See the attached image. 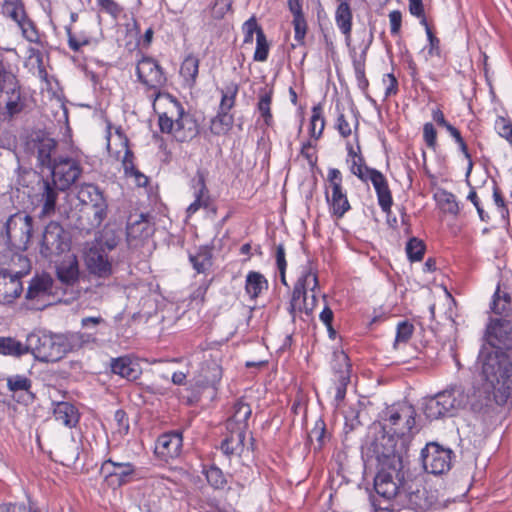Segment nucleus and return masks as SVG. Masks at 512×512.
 <instances>
[{"instance_id":"obj_34","label":"nucleus","mask_w":512,"mask_h":512,"mask_svg":"<svg viewBox=\"0 0 512 512\" xmlns=\"http://www.w3.org/2000/svg\"><path fill=\"white\" fill-rule=\"evenodd\" d=\"M490 309L494 314L504 319L512 312L511 297L506 291L501 290L500 286L497 287L493 295Z\"/></svg>"},{"instance_id":"obj_5","label":"nucleus","mask_w":512,"mask_h":512,"mask_svg":"<svg viewBox=\"0 0 512 512\" xmlns=\"http://www.w3.org/2000/svg\"><path fill=\"white\" fill-rule=\"evenodd\" d=\"M77 189V198L83 204V216L79 218L77 228L86 233L101 226L107 217L108 204L103 192L94 184H82Z\"/></svg>"},{"instance_id":"obj_42","label":"nucleus","mask_w":512,"mask_h":512,"mask_svg":"<svg viewBox=\"0 0 512 512\" xmlns=\"http://www.w3.org/2000/svg\"><path fill=\"white\" fill-rule=\"evenodd\" d=\"M19 81L11 71L10 65L0 59V99L11 89L17 87Z\"/></svg>"},{"instance_id":"obj_16","label":"nucleus","mask_w":512,"mask_h":512,"mask_svg":"<svg viewBox=\"0 0 512 512\" xmlns=\"http://www.w3.org/2000/svg\"><path fill=\"white\" fill-rule=\"evenodd\" d=\"M333 382L336 389L335 400L339 403L346 396L347 385L350 383L351 364L344 351H335L331 362Z\"/></svg>"},{"instance_id":"obj_13","label":"nucleus","mask_w":512,"mask_h":512,"mask_svg":"<svg viewBox=\"0 0 512 512\" xmlns=\"http://www.w3.org/2000/svg\"><path fill=\"white\" fill-rule=\"evenodd\" d=\"M1 13L14 21L22 30L23 36L33 42L37 39L38 33L34 23L27 17L25 6L22 0H4L1 4Z\"/></svg>"},{"instance_id":"obj_25","label":"nucleus","mask_w":512,"mask_h":512,"mask_svg":"<svg viewBox=\"0 0 512 512\" xmlns=\"http://www.w3.org/2000/svg\"><path fill=\"white\" fill-rule=\"evenodd\" d=\"M31 149L42 167L50 168L59 157L56 156L57 142L50 137H38L33 140Z\"/></svg>"},{"instance_id":"obj_10","label":"nucleus","mask_w":512,"mask_h":512,"mask_svg":"<svg viewBox=\"0 0 512 512\" xmlns=\"http://www.w3.org/2000/svg\"><path fill=\"white\" fill-rule=\"evenodd\" d=\"M33 219L30 215L17 212L5 223L6 243L17 250H25L33 230Z\"/></svg>"},{"instance_id":"obj_9","label":"nucleus","mask_w":512,"mask_h":512,"mask_svg":"<svg viewBox=\"0 0 512 512\" xmlns=\"http://www.w3.org/2000/svg\"><path fill=\"white\" fill-rule=\"evenodd\" d=\"M318 277L311 269L303 271L294 285L292 296L290 299L288 312L295 321L296 314L304 312L310 315L313 312V305L309 306L307 299V290L314 292L318 288Z\"/></svg>"},{"instance_id":"obj_26","label":"nucleus","mask_w":512,"mask_h":512,"mask_svg":"<svg viewBox=\"0 0 512 512\" xmlns=\"http://www.w3.org/2000/svg\"><path fill=\"white\" fill-rule=\"evenodd\" d=\"M110 368L112 373L126 378L129 381L136 380L141 375L140 365L128 356L112 358Z\"/></svg>"},{"instance_id":"obj_6","label":"nucleus","mask_w":512,"mask_h":512,"mask_svg":"<svg viewBox=\"0 0 512 512\" xmlns=\"http://www.w3.org/2000/svg\"><path fill=\"white\" fill-rule=\"evenodd\" d=\"M172 106L159 114L158 124L162 133L172 134L179 142L195 138L199 133V125L194 116L185 111L176 99L171 100Z\"/></svg>"},{"instance_id":"obj_45","label":"nucleus","mask_w":512,"mask_h":512,"mask_svg":"<svg viewBox=\"0 0 512 512\" xmlns=\"http://www.w3.org/2000/svg\"><path fill=\"white\" fill-rule=\"evenodd\" d=\"M272 95V89L262 91L257 104V109L267 126H272L273 124V116L271 113Z\"/></svg>"},{"instance_id":"obj_17","label":"nucleus","mask_w":512,"mask_h":512,"mask_svg":"<svg viewBox=\"0 0 512 512\" xmlns=\"http://www.w3.org/2000/svg\"><path fill=\"white\" fill-rule=\"evenodd\" d=\"M135 466L131 462H117L107 459L103 462L100 473L109 487L118 488L129 483L135 474Z\"/></svg>"},{"instance_id":"obj_1","label":"nucleus","mask_w":512,"mask_h":512,"mask_svg":"<svg viewBox=\"0 0 512 512\" xmlns=\"http://www.w3.org/2000/svg\"><path fill=\"white\" fill-rule=\"evenodd\" d=\"M486 337L490 347H483L478 356L483 379L480 399L472 404L477 411L493 404L504 406L512 398V356L502 351L512 349V321L491 319Z\"/></svg>"},{"instance_id":"obj_21","label":"nucleus","mask_w":512,"mask_h":512,"mask_svg":"<svg viewBox=\"0 0 512 512\" xmlns=\"http://www.w3.org/2000/svg\"><path fill=\"white\" fill-rule=\"evenodd\" d=\"M180 432H169L160 435L155 443V454L164 461L180 455L183 445Z\"/></svg>"},{"instance_id":"obj_58","label":"nucleus","mask_w":512,"mask_h":512,"mask_svg":"<svg viewBox=\"0 0 512 512\" xmlns=\"http://www.w3.org/2000/svg\"><path fill=\"white\" fill-rule=\"evenodd\" d=\"M66 32L68 36V45L74 52H78L82 46H86L91 43V39L88 36L80 35L79 37H76L72 33L70 27H66Z\"/></svg>"},{"instance_id":"obj_37","label":"nucleus","mask_w":512,"mask_h":512,"mask_svg":"<svg viewBox=\"0 0 512 512\" xmlns=\"http://www.w3.org/2000/svg\"><path fill=\"white\" fill-rule=\"evenodd\" d=\"M335 20L340 31L345 35L346 39H350L352 28V12L348 1H342L335 14Z\"/></svg>"},{"instance_id":"obj_57","label":"nucleus","mask_w":512,"mask_h":512,"mask_svg":"<svg viewBox=\"0 0 512 512\" xmlns=\"http://www.w3.org/2000/svg\"><path fill=\"white\" fill-rule=\"evenodd\" d=\"M351 172L356 175L359 179L367 182L368 171L372 168L365 165L364 159L361 155L352 159Z\"/></svg>"},{"instance_id":"obj_47","label":"nucleus","mask_w":512,"mask_h":512,"mask_svg":"<svg viewBox=\"0 0 512 512\" xmlns=\"http://www.w3.org/2000/svg\"><path fill=\"white\" fill-rule=\"evenodd\" d=\"M119 241L120 238L116 235V233L113 230L106 229L102 232L100 237L95 239V241L92 242L91 244L99 245L104 251L109 253L117 247Z\"/></svg>"},{"instance_id":"obj_3","label":"nucleus","mask_w":512,"mask_h":512,"mask_svg":"<svg viewBox=\"0 0 512 512\" xmlns=\"http://www.w3.org/2000/svg\"><path fill=\"white\" fill-rule=\"evenodd\" d=\"M95 333L66 332L60 334L28 335L29 352L40 362H57L68 353L94 344Z\"/></svg>"},{"instance_id":"obj_64","label":"nucleus","mask_w":512,"mask_h":512,"mask_svg":"<svg viewBox=\"0 0 512 512\" xmlns=\"http://www.w3.org/2000/svg\"><path fill=\"white\" fill-rule=\"evenodd\" d=\"M100 8L113 18H117L121 13V7L114 0H97Z\"/></svg>"},{"instance_id":"obj_24","label":"nucleus","mask_w":512,"mask_h":512,"mask_svg":"<svg viewBox=\"0 0 512 512\" xmlns=\"http://www.w3.org/2000/svg\"><path fill=\"white\" fill-rule=\"evenodd\" d=\"M370 180L378 198V203L383 212L390 214L393 204L392 194L385 176L376 169H371L367 174V181Z\"/></svg>"},{"instance_id":"obj_31","label":"nucleus","mask_w":512,"mask_h":512,"mask_svg":"<svg viewBox=\"0 0 512 512\" xmlns=\"http://www.w3.org/2000/svg\"><path fill=\"white\" fill-rule=\"evenodd\" d=\"M189 262L198 274L207 273L213 265L212 249L200 246L195 253L189 254Z\"/></svg>"},{"instance_id":"obj_4","label":"nucleus","mask_w":512,"mask_h":512,"mask_svg":"<svg viewBox=\"0 0 512 512\" xmlns=\"http://www.w3.org/2000/svg\"><path fill=\"white\" fill-rule=\"evenodd\" d=\"M480 388L481 386L474 391L471 399L460 386H453L432 397H428L424 400L423 404L424 415L429 420H437L443 417L455 416L458 411L463 409L468 403H470L471 408H473L472 404L480 399L478 392ZM491 407L492 405L484 408L483 411ZM472 410L474 411V409ZM475 412L478 411L475 410ZM480 412H482V410Z\"/></svg>"},{"instance_id":"obj_56","label":"nucleus","mask_w":512,"mask_h":512,"mask_svg":"<svg viewBox=\"0 0 512 512\" xmlns=\"http://www.w3.org/2000/svg\"><path fill=\"white\" fill-rule=\"evenodd\" d=\"M497 133L505 138L512 145V122L502 116H498L495 121Z\"/></svg>"},{"instance_id":"obj_62","label":"nucleus","mask_w":512,"mask_h":512,"mask_svg":"<svg viewBox=\"0 0 512 512\" xmlns=\"http://www.w3.org/2000/svg\"><path fill=\"white\" fill-rule=\"evenodd\" d=\"M104 323L105 320L101 316L84 317L81 320L82 328L88 330L86 333H95V335L97 334V327ZM96 341L97 338L95 337V342Z\"/></svg>"},{"instance_id":"obj_35","label":"nucleus","mask_w":512,"mask_h":512,"mask_svg":"<svg viewBox=\"0 0 512 512\" xmlns=\"http://www.w3.org/2000/svg\"><path fill=\"white\" fill-rule=\"evenodd\" d=\"M58 190L59 188L57 184H54V181L43 180L41 193V202H43L41 213L43 215H49L55 211Z\"/></svg>"},{"instance_id":"obj_23","label":"nucleus","mask_w":512,"mask_h":512,"mask_svg":"<svg viewBox=\"0 0 512 512\" xmlns=\"http://www.w3.org/2000/svg\"><path fill=\"white\" fill-rule=\"evenodd\" d=\"M26 97L22 94L20 84L11 89L0 99V115L5 119H13L26 109Z\"/></svg>"},{"instance_id":"obj_11","label":"nucleus","mask_w":512,"mask_h":512,"mask_svg":"<svg viewBox=\"0 0 512 512\" xmlns=\"http://www.w3.org/2000/svg\"><path fill=\"white\" fill-rule=\"evenodd\" d=\"M70 249L69 233L57 222L51 221L45 227L40 253L45 258L61 255Z\"/></svg>"},{"instance_id":"obj_40","label":"nucleus","mask_w":512,"mask_h":512,"mask_svg":"<svg viewBox=\"0 0 512 512\" xmlns=\"http://www.w3.org/2000/svg\"><path fill=\"white\" fill-rule=\"evenodd\" d=\"M199 72V59L193 55L187 56L181 64L180 75L189 87H193Z\"/></svg>"},{"instance_id":"obj_20","label":"nucleus","mask_w":512,"mask_h":512,"mask_svg":"<svg viewBox=\"0 0 512 512\" xmlns=\"http://www.w3.org/2000/svg\"><path fill=\"white\" fill-rule=\"evenodd\" d=\"M0 272L21 280L30 272V260L19 252L8 250L0 254Z\"/></svg>"},{"instance_id":"obj_52","label":"nucleus","mask_w":512,"mask_h":512,"mask_svg":"<svg viewBox=\"0 0 512 512\" xmlns=\"http://www.w3.org/2000/svg\"><path fill=\"white\" fill-rule=\"evenodd\" d=\"M269 44L263 30L258 31V38H256V50L254 53V60L264 62L268 58Z\"/></svg>"},{"instance_id":"obj_61","label":"nucleus","mask_w":512,"mask_h":512,"mask_svg":"<svg viewBox=\"0 0 512 512\" xmlns=\"http://www.w3.org/2000/svg\"><path fill=\"white\" fill-rule=\"evenodd\" d=\"M294 39L299 45H304L307 32V23L305 17L293 19Z\"/></svg>"},{"instance_id":"obj_15","label":"nucleus","mask_w":512,"mask_h":512,"mask_svg":"<svg viewBox=\"0 0 512 512\" xmlns=\"http://www.w3.org/2000/svg\"><path fill=\"white\" fill-rule=\"evenodd\" d=\"M52 174V181L57 184L59 190L64 191L76 182L82 173L79 163L69 157H58L49 168Z\"/></svg>"},{"instance_id":"obj_55","label":"nucleus","mask_w":512,"mask_h":512,"mask_svg":"<svg viewBox=\"0 0 512 512\" xmlns=\"http://www.w3.org/2000/svg\"><path fill=\"white\" fill-rule=\"evenodd\" d=\"M232 0H215L210 7L211 17L215 20H221L225 17L226 13L231 11Z\"/></svg>"},{"instance_id":"obj_53","label":"nucleus","mask_w":512,"mask_h":512,"mask_svg":"<svg viewBox=\"0 0 512 512\" xmlns=\"http://www.w3.org/2000/svg\"><path fill=\"white\" fill-rule=\"evenodd\" d=\"M7 386L10 391L16 392V391H29L32 382L29 378L23 376V375H14L10 376L7 379Z\"/></svg>"},{"instance_id":"obj_49","label":"nucleus","mask_w":512,"mask_h":512,"mask_svg":"<svg viewBox=\"0 0 512 512\" xmlns=\"http://www.w3.org/2000/svg\"><path fill=\"white\" fill-rule=\"evenodd\" d=\"M425 248L422 240L412 237L407 242L405 250L410 261H420L424 256Z\"/></svg>"},{"instance_id":"obj_63","label":"nucleus","mask_w":512,"mask_h":512,"mask_svg":"<svg viewBox=\"0 0 512 512\" xmlns=\"http://www.w3.org/2000/svg\"><path fill=\"white\" fill-rule=\"evenodd\" d=\"M114 420L117 423V431L120 434H127L129 431V419L126 412L122 409L114 413Z\"/></svg>"},{"instance_id":"obj_36","label":"nucleus","mask_w":512,"mask_h":512,"mask_svg":"<svg viewBox=\"0 0 512 512\" xmlns=\"http://www.w3.org/2000/svg\"><path fill=\"white\" fill-rule=\"evenodd\" d=\"M268 289V281L260 272L250 271L246 276L245 291L251 299L259 297L263 290Z\"/></svg>"},{"instance_id":"obj_18","label":"nucleus","mask_w":512,"mask_h":512,"mask_svg":"<svg viewBox=\"0 0 512 512\" xmlns=\"http://www.w3.org/2000/svg\"><path fill=\"white\" fill-rule=\"evenodd\" d=\"M84 262L88 272L99 278H108L113 273L112 260L99 245L88 244L84 251Z\"/></svg>"},{"instance_id":"obj_27","label":"nucleus","mask_w":512,"mask_h":512,"mask_svg":"<svg viewBox=\"0 0 512 512\" xmlns=\"http://www.w3.org/2000/svg\"><path fill=\"white\" fill-rule=\"evenodd\" d=\"M23 291L21 280L0 272V303L9 304L18 298Z\"/></svg>"},{"instance_id":"obj_59","label":"nucleus","mask_w":512,"mask_h":512,"mask_svg":"<svg viewBox=\"0 0 512 512\" xmlns=\"http://www.w3.org/2000/svg\"><path fill=\"white\" fill-rule=\"evenodd\" d=\"M243 32H244V43H253V36L256 33V38H258V31L262 30V28L257 24V20L255 17L249 18L243 24Z\"/></svg>"},{"instance_id":"obj_33","label":"nucleus","mask_w":512,"mask_h":512,"mask_svg":"<svg viewBox=\"0 0 512 512\" xmlns=\"http://www.w3.org/2000/svg\"><path fill=\"white\" fill-rule=\"evenodd\" d=\"M230 435L221 443V450L227 456L240 455L244 448L245 432L234 429H228Z\"/></svg>"},{"instance_id":"obj_51","label":"nucleus","mask_w":512,"mask_h":512,"mask_svg":"<svg viewBox=\"0 0 512 512\" xmlns=\"http://www.w3.org/2000/svg\"><path fill=\"white\" fill-rule=\"evenodd\" d=\"M438 202L445 212L453 215L459 213V205L453 193L447 191L440 192L438 194Z\"/></svg>"},{"instance_id":"obj_39","label":"nucleus","mask_w":512,"mask_h":512,"mask_svg":"<svg viewBox=\"0 0 512 512\" xmlns=\"http://www.w3.org/2000/svg\"><path fill=\"white\" fill-rule=\"evenodd\" d=\"M28 352V338L23 344L12 337H0V354L18 357Z\"/></svg>"},{"instance_id":"obj_44","label":"nucleus","mask_w":512,"mask_h":512,"mask_svg":"<svg viewBox=\"0 0 512 512\" xmlns=\"http://www.w3.org/2000/svg\"><path fill=\"white\" fill-rule=\"evenodd\" d=\"M234 115L226 112H217V115L211 120L210 130L214 135H224L233 126Z\"/></svg>"},{"instance_id":"obj_54","label":"nucleus","mask_w":512,"mask_h":512,"mask_svg":"<svg viewBox=\"0 0 512 512\" xmlns=\"http://www.w3.org/2000/svg\"><path fill=\"white\" fill-rule=\"evenodd\" d=\"M414 331V326L408 321L399 322L396 330L394 347L400 343H407Z\"/></svg>"},{"instance_id":"obj_2","label":"nucleus","mask_w":512,"mask_h":512,"mask_svg":"<svg viewBox=\"0 0 512 512\" xmlns=\"http://www.w3.org/2000/svg\"><path fill=\"white\" fill-rule=\"evenodd\" d=\"M373 452L377 459V473L374 478V489L381 497L395 495L397 486L394 480L400 481L404 474V455L407 452V439L398 438L383 432L373 443Z\"/></svg>"},{"instance_id":"obj_8","label":"nucleus","mask_w":512,"mask_h":512,"mask_svg":"<svg viewBox=\"0 0 512 512\" xmlns=\"http://www.w3.org/2000/svg\"><path fill=\"white\" fill-rule=\"evenodd\" d=\"M415 417L416 411L412 405H393L383 412L382 430L407 439L414 433Z\"/></svg>"},{"instance_id":"obj_41","label":"nucleus","mask_w":512,"mask_h":512,"mask_svg":"<svg viewBox=\"0 0 512 512\" xmlns=\"http://www.w3.org/2000/svg\"><path fill=\"white\" fill-rule=\"evenodd\" d=\"M128 239H141L148 237L151 233V227L146 217L141 214L139 219L129 221L127 225Z\"/></svg>"},{"instance_id":"obj_43","label":"nucleus","mask_w":512,"mask_h":512,"mask_svg":"<svg viewBox=\"0 0 512 512\" xmlns=\"http://www.w3.org/2000/svg\"><path fill=\"white\" fill-rule=\"evenodd\" d=\"M239 91V85L231 82L221 89V101L218 111L230 113L231 109L235 106L236 96Z\"/></svg>"},{"instance_id":"obj_14","label":"nucleus","mask_w":512,"mask_h":512,"mask_svg":"<svg viewBox=\"0 0 512 512\" xmlns=\"http://www.w3.org/2000/svg\"><path fill=\"white\" fill-rule=\"evenodd\" d=\"M54 294V280L50 275L42 274L31 279L26 299L31 302L32 308L41 310L50 304Z\"/></svg>"},{"instance_id":"obj_19","label":"nucleus","mask_w":512,"mask_h":512,"mask_svg":"<svg viewBox=\"0 0 512 512\" xmlns=\"http://www.w3.org/2000/svg\"><path fill=\"white\" fill-rule=\"evenodd\" d=\"M136 74L143 85L153 90L162 88L167 81L162 67L151 57H143L138 61Z\"/></svg>"},{"instance_id":"obj_12","label":"nucleus","mask_w":512,"mask_h":512,"mask_svg":"<svg viewBox=\"0 0 512 512\" xmlns=\"http://www.w3.org/2000/svg\"><path fill=\"white\" fill-rule=\"evenodd\" d=\"M452 450L437 443H428L421 451V459L426 472L439 475L450 470Z\"/></svg>"},{"instance_id":"obj_7","label":"nucleus","mask_w":512,"mask_h":512,"mask_svg":"<svg viewBox=\"0 0 512 512\" xmlns=\"http://www.w3.org/2000/svg\"><path fill=\"white\" fill-rule=\"evenodd\" d=\"M394 483L398 488L395 495L383 498L394 499L403 508L400 512H426L436 503V497L422 485L408 479L407 474L400 481L394 480Z\"/></svg>"},{"instance_id":"obj_50","label":"nucleus","mask_w":512,"mask_h":512,"mask_svg":"<svg viewBox=\"0 0 512 512\" xmlns=\"http://www.w3.org/2000/svg\"><path fill=\"white\" fill-rule=\"evenodd\" d=\"M205 475L208 483L215 489H223L227 484L224 473L215 465H211L206 469Z\"/></svg>"},{"instance_id":"obj_30","label":"nucleus","mask_w":512,"mask_h":512,"mask_svg":"<svg viewBox=\"0 0 512 512\" xmlns=\"http://www.w3.org/2000/svg\"><path fill=\"white\" fill-rule=\"evenodd\" d=\"M53 413L55 419L67 427H75L79 422L78 410L69 402L55 403Z\"/></svg>"},{"instance_id":"obj_22","label":"nucleus","mask_w":512,"mask_h":512,"mask_svg":"<svg viewBox=\"0 0 512 512\" xmlns=\"http://www.w3.org/2000/svg\"><path fill=\"white\" fill-rule=\"evenodd\" d=\"M26 97L22 94L20 84L11 89L0 99V115L5 119H13L26 109Z\"/></svg>"},{"instance_id":"obj_38","label":"nucleus","mask_w":512,"mask_h":512,"mask_svg":"<svg viewBox=\"0 0 512 512\" xmlns=\"http://www.w3.org/2000/svg\"><path fill=\"white\" fill-rule=\"evenodd\" d=\"M57 277L59 281L67 286L73 285L78 281L79 269L76 259L63 262L57 267Z\"/></svg>"},{"instance_id":"obj_46","label":"nucleus","mask_w":512,"mask_h":512,"mask_svg":"<svg viewBox=\"0 0 512 512\" xmlns=\"http://www.w3.org/2000/svg\"><path fill=\"white\" fill-rule=\"evenodd\" d=\"M325 127V119L323 117V109L320 104L312 108V116L310 121V135L314 139L322 136Z\"/></svg>"},{"instance_id":"obj_60","label":"nucleus","mask_w":512,"mask_h":512,"mask_svg":"<svg viewBox=\"0 0 512 512\" xmlns=\"http://www.w3.org/2000/svg\"><path fill=\"white\" fill-rule=\"evenodd\" d=\"M423 140L427 147L436 151L437 148V131L432 123H425L423 126Z\"/></svg>"},{"instance_id":"obj_28","label":"nucleus","mask_w":512,"mask_h":512,"mask_svg":"<svg viewBox=\"0 0 512 512\" xmlns=\"http://www.w3.org/2000/svg\"><path fill=\"white\" fill-rule=\"evenodd\" d=\"M251 413L252 409L249 404L245 403L242 399L237 400L233 406V414L227 421V428H236L246 432Z\"/></svg>"},{"instance_id":"obj_29","label":"nucleus","mask_w":512,"mask_h":512,"mask_svg":"<svg viewBox=\"0 0 512 512\" xmlns=\"http://www.w3.org/2000/svg\"><path fill=\"white\" fill-rule=\"evenodd\" d=\"M193 182L195 188V200L187 208V213L189 215L194 214L201 207L207 208L210 201L205 179L201 172H197V178H194Z\"/></svg>"},{"instance_id":"obj_32","label":"nucleus","mask_w":512,"mask_h":512,"mask_svg":"<svg viewBox=\"0 0 512 512\" xmlns=\"http://www.w3.org/2000/svg\"><path fill=\"white\" fill-rule=\"evenodd\" d=\"M327 202L330 206V209L337 218H341L344 214L350 210V204L347 198L346 193L343 190V187L335 185L334 189H332L331 196L326 194Z\"/></svg>"},{"instance_id":"obj_48","label":"nucleus","mask_w":512,"mask_h":512,"mask_svg":"<svg viewBox=\"0 0 512 512\" xmlns=\"http://www.w3.org/2000/svg\"><path fill=\"white\" fill-rule=\"evenodd\" d=\"M122 145L125 148V154L122 159V165L125 171V174L134 175L135 177L141 176L144 178L145 182L147 181V177L140 173L134 166L133 159L134 155L133 152L128 147V139L125 137L122 140Z\"/></svg>"}]
</instances>
